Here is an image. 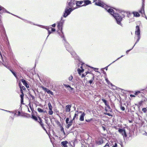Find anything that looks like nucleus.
<instances>
[{"label":"nucleus","mask_w":147,"mask_h":147,"mask_svg":"<svg viewBox=\"0 0 147 147\" xmlns=\"http://www.w3.org/2000/svg\"><path fill=\"white\" fill-rule=\"evenodd\" d=\"M68 3V5L66 6L65 8L63 15V17L65 18L69 15L74 9L76 8H74L73 9L71 8L73 7L76 3L74 0H71V1Z\"/></svg>","instance_id":"obj_1"},{"label":"nucleus","mask_w":147,"mask_h":147,"mask_svg":"<svg viewBox=\"0 0 147 147\" xmlns=\"http://www.w3.org/2000/svg\"><path fill=\"white\" fill-rule=\"evenodd\" d=\"M95 4L96 5L100 6L104 8L105 9L107 10L108 12L110 13L111 14L113 15V16L114 15H118V14L114 13V11L113 9H107L108 7L106 5L102 2L100 0H96Z\"/></svg>","instance_id":"obj_2"},{"label":"nucleus","mask_w":147,"mask_h":147,"mask_svg":"<svg viewBox=\"0 0 147 147\" xmlns=\"http://www.w3.org/2000/svg\"><path fill=\"white\" fill-rule=\"evenodd\" d=\"M135 34L137 35V40L136 41L135 44L138 42L140 38V30L138 26H137L136 27V30L135 31Z\"/></svg>","instance_id":"obj_3"},{"label":"nucleus","mask_w":147,"mask_h":147,"mask_svg":"<svg viewBox=\"0 0 147 147\" xmlns=\"http://www.w3.org/2000/svg\"><path fill=\"white\" fill-rule=\"evenodd\" d=\"M113 16L115 17L116 20L117 24L121 26H122V24H121V22L122 20V19L121 16H119L118 14V15H113Z\"/></svg>","instance_id":"obj_4"},{"label":"nucleus","mask_w":147,"mask_h":147,"mask_svg":"<svg viewBox=\"0 0 147 147\" xmlns=\"http://www.w3.org/2000/svg\"><path fill=\"white\" fill-rule=\"evenodd\" d=\"M118 132L123 136V137H126L127 136L126 132L125 131V129H119L118 130Z\"/></svg>","instance_id":"obj_5"},{"label":"nucleus","mask_w":147,"mask_h":147,"mask_svg":"<svg viewBox=\"0 0 147 147\" xmlns=\"http://www.w3.org/2000/svg\"><path fill=\"white\" fill-rule=\"evenodd\" d=\"M38 120L37 122L39 123L43 129L47 132V131L44 127L43 123L42 122V120L41 119L40 117H38Z\"/></svg>","instance_id":"obj_6"},{"label":"nucleus","mask_w":147,"mask_h":147,"mask_svg":"<svg viewBox=\"0 0 147 147\" xmlns=\"http://www.w3.org/2000/svg\"><path fill=\"white\" fill-rule=\"evenodd\" d=\"M42 89L44 90V91H45L46 92H47L48 94H50L52 95H53V93L51 91L48 89L45 88L44 87H42Z\"/></svg>","instance_id":"obj_7"},{"label":"nucleus","mask_w":147,"mask_h":147,"mask_svg":"<svg viewBox=\"0 0 147 147\" xmlns=\"http://www.w3.org/2000/svg\"><path fill=\"white\" fill-rule=\"evenodd\" d=\"M65 45L67 50L68 51H70L71 49V48L69 46V44L67 42H65Z\"/></svg>","instance_id":"obj_8"},{"label":"nucleus","mask_w":147,"mask_h":147,"mask_svg":"<svg viewBox=\"0 0 147 147\" xmlns=\"http://www.w3.org/2000/svg\"><path fill=\"white\" fill-rule=\"evenodd\" d=\"M81 113H82V114L80 116L79 119L80 121H82L84 120V117L85 115V114L84 113H82V112Z\"/></svg>","instance_id":"obj_9"},{"label":"nucleus","mask_w":147,"mask_h":147,"mask_svg":"<svg viewBox=\"0 0 147 147\" xmlns=\"http://www.w3.org/2000/svg\"><path fill=\"white\" fill-rule=\"evenodd\" d=\"M96 143L98 145H100L102 144L103 142V140L102 139H100L96 142Z\"/></svg>","instance_id":"obj_10"},{"label":"nucleus","mask_w":147,"mask_h":147,"mask_svg":"<svg viewBox=\"0 0 147 147\" xmlns=\"http://www.w3.org/2000/svg\"><path fill=\"white\" fill-rule=\"evenodd\" d=\"M84 4L82 5L81 6H86L91 3V1L89 0H84Z\"/></svg>","instance_id":"obj_11"},{"label":"nucleus","mask_w":147,"mask_h":147,"mask_svg":"<svg viewBox=\"0 0 147 147\" xmlns=\"http://www.w3.org/2000/svg\"><path fill=\"white\" fill-rule=\"evenodd\" d=\"M82 113V111H80V112H78V111H76L75 112V115H74V117H73V120H74L76 117H77L78 116V113Z\"/></svg>","instance_id":"obj_12"},{"label":"nucleus","mask_w":147,"mask_h":147,"mask_svg":"<svg viewBox=\"0 0 147 147\" xmlns=\"http://www.w3.org/2000/svg\"><path fill=\"white\" fill-rule=\"evenodd\" d=\"M106 106L107 107H105V111H108L110 112H111L112 111V109L111 108L109 105L108 104Z\"/></svg>","instance_id":"obj_13"},{"label":"nucleus","mask_w":147,"mask_h":147,"mask_svg":"<svg viewBox=\"0 0 147 147\" xmlns=\"http://www.w3.org/2000/svg\"><path fill=\"white\" fill-rule=\"evenodd\" d=\"M71 106L70 105H67L66 106V112H69L70 111V108Z\"/></svg>","instance_id":"obj_14"},{"label":"nucleus","mask_w":147,"mask_h":147,"mask_svg":"<svg viewBox=\"0 0 147 147\" xmlns=\"http://www.w3.org/2000/svg\"><path fill=\"white\" fill-rule=\"evenodd\" d=\"M68 143V142L67 141H65L62 142H61V144L63 146V147H67V144Z\"/></svg>","instance_id":"obj_15"},{"label":"nucleus","mask_w":147,"mask_h":147,"mask_svg":"<svg viewBox=\"0 0 147 147\" xmlns=\"http://www.w3.org/2000/svg\"><path fill=\"white\" fill-rule=\"evenodd\" d=\"M62 23L61 22H60L58 23L57 27L58 28V29L59 30H61V31L62 30Z\"/></svg>","instance_id":"obj_16"},{"label":"nucleus","mask_w":147,"mask_h":147,"mask_svg":"<svg viewBox=\"0 0 147 147\" xmlns=\"http://www.w3.org/2000/svg\"><path fill=\"white\" fill-rule=\"evenodd\" d=\"M83 3H84L83 1H77L76 2V5L77 6H79V7L80 6V5L82 4Z\"/></svg>","instance_id":"obj_17"},{"label":"nucleus","mask_w":147,"mask_h":147,"mask_svg":"<svg viewBox=\"0 0 147 147\" xmlns=\"http://www.w3.org/2000/svg\"><path fill=\"white\" fill-rule=\"evenodd\" d=\"M133 13L134 16L136 17H139L140 16L139 13L137 12H133Z\"/></svg>","instance_id":"obj_18"},{"label":"nucleus","mask_w":147,"mask_h":147,"mask_svg":"<svg viewBox=\"0 0 147 147\" xmlns=\"http://www.w3.org/2000/svg\"><path fill=\"white\" fill-rule=\"evenodd\" d=\"M77 70L78 72V73L80 74V75L81 73L82 72H83L84 71V69H82V70H81L79 68Z\"/></svg>","instance_id":"obj_19"},{"label":"nucleus","mask_w":147,"mask_h":147,"mask_svg":"<svg viewBox=\"0 0 147 147\" xmlns=\"http://www.w3.org/2000/svg\"><path fill=\"white\" fill-rule=\"evenodd\" d=\"M48 105L49 110H52L53 107L50 102L48 103Z\"/></svg>","instance_id":"obj_20"},{"label":"nucleus","mask_w":147,"mask_h":147,"mask_svg":"<svg viewBox=\"0 0 147 147\" xmlns=\"http://www.w3.org/2000/svg\"><path fill=\"white\" fill-rule=\"evenodd\" d=\"M32 118L35 121H38V118L34 116H32Z\"/></svg>","instance_id":"obj_21"},{"label":"nucleus","mask_w":147,"mask_h":147,"mask_svg":"<svg viewBox=\"0 0 147 147\" xmlns=\"http://www.w3.org/2000/svg\"><path fill=\"white\" fill-rule=\"evenodd\" d=\"M93 77H92V79H91V80H89V83L90 84H91L92 83L93 81V80H94V76L93 74Z\"/></svg>","instance_id":"obj_22"},{"label":"nucleus","mask_w":147,"mask_h":147,"mask_svg":"<svg viewBox=\"0 0 147 147\" xmlns=\"http://www.w3.org/2000/svg\"><path fill=\"white\" fill-rule=\"evenodd\" d=\"M37 110L38 111V112H40V113H42V112L45 113L46 112V111H44L43 110H42V109H40V108H38L37 109Z\"/></svg>","instance_id":"obj_23"},{"label":"nucleus","mask_w":147,"mask_h":147,"mask_svg":"<svg viewBox=\"0 0 147 147\" xmlns=\"http://www.w3.org/2000/svg\"><path fill=\"white\" fill-rule=\"evenodd\" d=\"M20 96L21 98V102L22 103L23 102V97L24 95L23 94H21Z\"/></svg>","instance_id":"obj_24"},{"label":"nucleus","mask_w":147,"mask_h":147,"mask_svg":"<svg viewBox=\"0 0 147 147\" xmlns=\"http://www.w3.org/2000/svg\"><path fill=\"white\" fill-rule=\"evenodd\" d=\"M67 124L68 125L66 127L68 129L72 125V124L69 122V123Z\"/></svg>","instance_id":"obj_25"},{"label":"nucleus","mask_w":147,"mask_h":147,"mask_svg":"<svg viewBox=\"0 0 147 147\" xmlns=\"http://www.w3.org/2000/svg\"><path fill=\"white\" fill-rule=\"evenodd\" d=\"M140 12L142 14L144 13V11L143 8H142L140 11Z\"/></svg>","instance_id":"obj_26"},{"label":"nucleus","mask_w":147,"mask_h":147,"mask_svg":"<svg viewBox=\"0 0 147 147\" xmlns=\"http://www.w3.org/2000/svg\"><path fill=\"white\" fill-rule=\"evenodd\" d=\"M53 113V111L52 110H50L49 112V114L50 115H52Z\"/></svg>","instance_id":"obj_27"},{"label":"nucleus","mask_w":147,"mask_h":147,"mask_svg":"<svg viewBox=\"0 0 147 147\" xmlns=\"http://www.w3.org/2000/svg\"><path fill=\"white\" fill-rule=\"evenodd\" d=\"M102 101L103 102H104V103L105 104V105L106 106L107 105H108V104L107 103V101L106 100H105L104 99H102Z\"/></svg>","instance_id":"obj_28"},{"label":"nucleus","mask_w":147,"mask_h":147,"mask_svg":"<svg viewBox=\"0 0 147 147\" xmlns=\"http://www.w3.org/2000/svg\"><path fill=\"white\" fill-rule=\"evenodd\" d=\"M21 81L23 83L24 85L26 83H27L26 81L23 79H22L21 80Z\"/></svg>","instance_id":"obj_29"},{"label":"nucleus","mask_w":147,"mask_h":147,"mask_svg":"<svg viewBox=\"0 0 147 147\" xmlns=\"http://www.w3.org/2000/svg\"><path fill=\"white\" fill-rule=\"evenodd\" d=\"M142 111L144 113H146L147 111V109L146 108H144L142 109Z\"/></svg>","instance_id":"obj_30"},{"label":"nucleus","mask_w":147,"mask_h":147,"mask_svg":"<svg viewBox=\"0 0 147 147\" xmlns=\"http://www.w3.org/2000/svg\"><path fill=\"white\" fill-rule=\"evenodd\" d=\"M2 10L3 12H4V11H6L5 9L3 7H0V11L1 10Z\"/></svg>","instance_id":"obj_31"},{"label":"nucleus","mask_w":147,"mask_h":147,"mask_svg":"<svg viewBox=\"0 0 147 147\" xmlns=\"http://www.w3.org/2000/svg\"><path fill=\"white\" fill-rule=\"evenodd\" d=\"M103 147H109V143H106L105 146Z\"/></svg>","instance_id":"obj_32"},{"label":"nucleus","mask_w":147,"mask_h":147,"mask_svg":"<svg viewBox=\"0 0 147 147\" xmlns=\"http://www.w3.org/2000/svg\"><path fill=\"white\" fill-rule=\"evenodd\" d=\"M121 109L123 111H124L125 110V108L124 107L121 106Z\"/></svg>","instance_id":"obj_33"},{"label":"nucleus","mask_w":147,"mask_h":147,"mask_svg":"<svg viewBox=\"0 0 147 147\" xmlns=\"http://www.w3.org/2000/svg\"><path fill=\"white\" fill-rule=\"evenodd\" d=\"M69 119L68 118H67L66 120V123L67 124H68L69 123Z\"/></svg>","instance_id":"obj_34"},{"label":"nucleus","mask_w":147,"mask_h":147,"mask_svg":"<svg viewBox=\"0 0 147 147\" xmlns=\"http://www.w3.org/2000/svg\"><path fill=\"white\" fill-rule=\"evenodd\" d=\"M73 76H71L68 78V79L69 80L71 81L73 79Z\"/></svg>","instance_id":"obj_35"},{"label":"nucleus","mask_w":147,"mask_h":147,"mask_svg":"<svg viewBox=\"0 0 147 147\" xmlns=\"http://www.w3.org/2000/svg\"><path fill=\"white\" fill-rule=\"evenodd\" d=\"M105 114L106 115H108L109 116H112V115H111V114L109 113H105Z\"/></svg>","instance_id":"obj_36"},{"label":"nucleus","mask_w":147,"mask_h":147,"mask_svg":"<svg viewBox=\"0 0 147 147\" xmlns=\"http://www.w3.org/2000/svg\"><path fill=\"white\" fill-rule=\"evenodd\" d=\"M142 102H143V101H140L139 102V107L142 105Z\"/></svg>","instance_id":"obj_37"},{"label":"nucleus","mask_w":147,"mask_h":147,"mask_svg":"<svg viewBox=\"0 0 147 147\" xmlns=\"http://www.w3.org/2000/svg\"><path fill=\"white\" fill-rule=\"evenodd\" d=\"M11 72L16 77H17V76H16V74H15V73L14 72L12 71V70H11Z\"/></svg>","instance_id":"obj_38"},{"label":"nucleus","mask_w":147,"mask_h":147,"mask_svg":"<svg viewBox=\"0 0 147 147\" xmlns=\"http://www.w3.org/2000/svg\"><path fill=\"white\" fill-rule=\"evenodd\" d=\"M65 86V87L67 88V87H70V86L68 85H67L66 84H63Z\"/></svg>","instance_id":"obj_39"},{"label":"nucleus","mask_w":147,"mask_h":147,"mask_svg":"<svg viewBox=\"0 0 147 147\" xmlns=\"http://www.w3.org/2000/svg\"><path fill=\"white\" fill-rule=\"evenodd\" d=\"M135 44H135L134 45V46L131 49H130V50H127V51H126V53L127 54V53H128V52L129 51H130L131 50V49H132L134 47V46H135Z\"/></svg>","instance_id":"obj_40"},{"label":"nucleus","mask_w":147,"mask_h":147,"mask_svg":"<svg viewBox=\"0 0 147 147\" xmlns=\"http://www.w3.org/2000/svg\"><path fill=\"white\" fill-rule=\"evenodd\" d=\"M140 93V92L139 91L136 92L135 93V94L136 95H138V94Z\"/></svg>","instance_id":"obj_41"},{"label":"nucleus","mask_w":147,"mask_h":147,"mask_svg":"<svg viewBox=\"0 0 147 147\" xmlns=\"http://www.w3.org/2000/svg\"><path fill=\"white\" fill-rule=\"evenodd\" d=\"M69 88H70V89H69V91H71L74 90V88H71L70 86V87H69Z\"/></svg>","instance_id":"obj_42"},{"label":"nucleus","mask_w":147,"mask_h":147,"mask_svg":"<svg viewBox=\"0 0 147 147\" xmlns=\"http://www.w3.org/2000/svg\"><path fill=\"white\" fill-rule=\"evenodd\" d=\"M61 131H62V132H64V128H63V127H61Z\"/></svg>","instance_id":"obj_43"},{"label":"nucleus","mask_w":147,"mask_h":147,"mask_svg":"<svg viewBox=\"0 0 147 147\" xmlns=\"http://www.w3.org/2000/svg\"><path fill=\"white\" fill-rule=\"evenodd\" d=\"M24 85H25V86H26V88H29V85H28V84L27 83H26V84Z\"/></svg>","instance_id":"obj_44"},{"label":"nucleus","mask_w":147,"mask_h":147,"mask_svg":"<svg viewBox=\"0 0 147 147\" xmlns=\"http://www.w3.org/2000/svg\"><path fill=\"white\" fill-rule=\"evenodd\" d=\"M102 127L104 131L105 130V127L104 125H102Z\"/></svg>","instance_id":"obj_45"},{"label":"nucleus","mask_w":147,"mask_h":147,"mask_svg":"<svg viewBox=\"0 0 147 147\" xmlns=\"http://www.w3.org/2000/svg\"><path fill=\"white\" fill-rule=\"evenodd\" d=\"M105 80L106 81V82H107L108 84H109V83H110V82L108 80L107 78H106L105 79Z\"/></svg>","instance_id":"obj_46"},{"label":"nucleus","mask_w":147,"mask_h":147,"mask_svg":"<svg viewBox=\"0 0 147 147\" xmlns=\"http://www.w3.org/2000/svg\"><path fill=\"white\" fill-rule=\"evenodd\" d=\"M22 90L23 89V90H25L26 88L24 86H22L21 87Z\"/></svg>","instance_id":"obj_47"},{"label":"nucleus","mask_w":147,"mask_h":147,"mask_svg":"<svg viewBox=\"0 0 147 147\" xmlns=\"http://www.w3.org/2000/svg\"><path fill=\"white\" fill-rule=\"evenodd\" d=\"M20 89V92H21V93H22L21 94H23L24 95V94H23V91L22 90L21 88Z\"/></svg>","instance_id":"obj_48"},{"label":"nucleus","mask_w":147,"mask_h":147,"mask_svg":"<svg viewBox=\"0 0 147 147\" xmlns=\"http://www.w3.org/2000/svg\"><path fill=\"white\" fill-rule=\"evenodd\" d=\"M22 85V84H21V83L20 82L19 84V86L20 88H21Z\"/></svg>","instance_id":"obj_49"},{"label":"nucleus","mask_w":147,"mask_h":147,"mask_svg":"<svg viewBox=\"0 0 147 147\" xmlns=\"http://www.w3.org/2000/svg\"><path fill=\"white\" fill-rule=\"evenodd\" d=\"M51 30L52 31H55V29L54 28H51Z\"/></svg>","instance_id":"obj_50"},{"label":"nucleus","mask_w":147,"mask_h":147,"mask_svg":"<svg viewBox=\"0 0 147 147\" xmlns=\"http://www.w3.org/2000/svg\"><path fill=\"white\" fill-rule=\"evenodd\" d=\"M117 143H115V144L114 146H113V147H117Z\"/></svg>","instance_id":"obj_51"},{"label":"nucleus","mask_w":147,"mask_h":147,"mask_svg":"<svg viewBox=\"0 0 147 147\" xmlns=\"http://www.w3.org/2000/svg\"><path fill=\"white\" fill-rule=\"evenodd\" d=\"M47 30L48 31L49 35L51 33V32H50V30L48 29H47Z\"/></svg>","instance_id":"obj_52"},{"label":"nucleus","mask_w":147,"mask_h":147,"mask_svg":"<svg viewBox=\"0 0 147 147\" xmlns=\"http://www.w3.org/2000/svg\"><path fill=\"white\" fill-rule=\"evenodd\" d=\"M31 97L32 98V99L33 100H34V99L35 98H34V96H32V95H31Z\"/></svg>","instance_id":"obj_53"},{"label":"nucleus","mask_w":147,"mask_h":147,"mask_svg":"<svg viewBox=\"0 0 147 147\" xmlns=\"http://www.w3.org/2000/svg\"><path fill=\"white\" fill-rule=\"evenodd\" d=\"M130 96L131 97H134L135 96V95H132V94H131L130 95Z\"/></svg>","instance_id":"obj_54"},{"label":"nucleus","mask_w":147,"mask_h":147,"mask_svg":"<svg viewBox=\"0 0 147 147\" xmlns=\"http://www.w3.org/2000/svg\"><path fill=\"white\" fill-rule=\"evenodd\" d=\"M94 68V70L95 71H96L97 70H98V68Z\"/></svg>","instance_id":"obj_55"},{"label":"nucleus","mask_w":147,"mask_h":147,"mask_svg":"<svg viewBox=\"0 0 147 147\" xmlns=\"http://www.w3.org/2000/svg\"><path fill=\"white\" fill-rule=\"evenodd\" d=\"M73 120H73V119H72V120H71V121L69 122L70 123H72H72H73Z\"/></svg>","instance_id":"obj_56"},{"label":"nucleus","mask_w":147,"mask_h":147,"mask_svg":"<svg viewBox=\"0 0 147 147\" xmlns=\"http://www.w3.org/2000/svg\"><path fill=\"white\" fill-rule=\"evenodd\" d=\"M85 76L83 74H82V78H83V77H84Z\"/></svg>","instance_id":"obj_57"},{"label":"nucleus","mask_w":147,"mask_h":147,"mask_svg":"<svg viewBox=\"0 0 147 147\" xmlns=\"http://www.w3.org/2000/svg\"><path fill=\"white\" fill-rule=\"evenodd\" d=\"M55 25H56L55 24L52 25V26H53V27H55Z\"/></svg>","instance_id":"obj_58"},{"label":"nucleus","mask_w":147,"mask_h":147,"mask_svg":"<svg viewBox=\"0 0 147 147\" xmlns=\"http://www.w3.org/2000/svg\"><path fill=\"white\" fill-rule=\"evenodd\" d=\"M110 83V85H111V86H114V85H113V84H112V83H111L110 82V83Z\"/></svg>","instance_id":"obj_59"},{"label":"nucleus","mask_w":147,"mask_h":147,"mask_svg":"<svg viewBox=\"0 0 147 147\" xmlns=\"http://www.w3.org/2000/svg\"><path fill=\"white\" fill-rule=\"evenodd\" d=\"M63 132V134H64V135H65V132L64 131V132Z\"/></svg>","instance_id":"obj_60"},{"label":"nucleus","mask_w":147,"mask_h":147,"mask_svg":"<svg viewBox=\"0 0 147 147\" xmlns=\"http://www.w3.org/2000/svg\"><path fill=\"white\" fill-rule=\"evenodd\" d=\"M123 55H122L121 57H119V58L118 59H119V58H120L121 57H123Z\"/></svg>","instance_id":"obj_61"},{"label":"nucleus","mask_w":147,"mask_h":147,"mask_svg":"<svg viewBox=\"0 0 147 147\" xmlns=\"http://www.w3.org/2000/svg\"><path fill=\"white\" fill-rule=\"evenodd\" d=\"M62 37H63V40H65V39H64V38L63 36Z\"/></svg>","instance_id":"obj_62"},{"label":"nucleus","mask_w":147,"mask_h":147,"mask_svg":"<svg viewBox=\"0 0 147 147\" xmlns=\"http://www.w3.org/2000/svg\"><path fill=\"white\" fill-rule=\"evenodd\" d=\"M86 121H88V120H87L86 119Z\"/></svg>","instance_id":"obj_63"},{"label":"nucleus","mask_w":147,"mask_h":147,"mask_svg":"<svg viewBox=\"0 0 147 147\" xmlns=\"http://www.w3.org/2000/svg\"><path fill=\"white\" fill-rule=\"evenodd\" d=\"M129 122H130V123H131V121H129Z\"/></svg>","instance_id":"obj_64"}]
</instances>
